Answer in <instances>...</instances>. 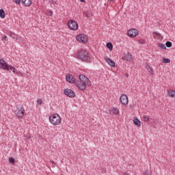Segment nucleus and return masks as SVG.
Listing matches in <instances>:
<instances>
[{"label": "nucleus", "instance_id": "nucleus-1", "mask_svg": "<svg viewBox=\"0 0 175 175\" xmlns=\"http://www.w3.org/2000/svg\"><path fill=\"white\" fill-rule=\"evenodd\" d=\"M76 58L82 61V62H92L94 61V57L90 55L88 51L81 49L77 52Z\"/></svg>", "mask_w": 175, "mask_h": 175}, {"label": "nucleus", "instance_id": "nucleus-2", "mask_svg": "<svg viewBox=\"0 0 175 175\" xmlns=\"http://www.w3.org/2000/svg\"><path fill=\"white\" fill-rule=\"evenodd\" d=\"M49 121L52 125L57 126L61 125V122H62V118L58 113H54L49 116Z\"/></svg>", "mask_w": 175, "mask_h": 175}, {"label": "nucleus", "instance_id": "nucleus-3", "mask_svg": "<svg viewBox=\"0 0 175 175\" xmlns=\"http://www.w3.org/2000/svg\"><path fill=\"white\" fill-rule=\"evenodd\" d=\"M14 114L17 118H24L25 114V109L23 106L16 107Z\"/></svg>", "mask_w": 175, "mask_h": 175}, {"label": "nucleus", "instance_id": "nucleus-4", "mask_svg": "<svg viewBox=\"0 0 175 175\" xmlns=\"http://www.w3.org/2000/svg\"><path fill=\"white\" fill-rule=\"evenodd\" d=\"M67 25L71 31H77L79 29V23L75 20L68 21Z\"/></svg>", "mask_w": 175, "mask_h": 175}, {"label": "nucleus", "instance_id": "nucleus-5", "mask_svg": "<svg viewBox=\"0 0 175 175\" xmlns=\"http://www.w3.org/2000/svg\"><path fill=\"white\" fill-rule=\"evenodd\" d=\"M81 83L88 85V87H91V81L89 80L88 77H85L84 75H79V80Z\"/></svg>", "mask_w": 175, "mask_h": 175}, {"label": "nucleus", "instance_id": "nucleus-6", "mask_svg": "<svg viewBox=\"0 0 175 175\" xmlns=\"http://www.w3.org/2000/svg\"><path fill=\"white\" fill-rule=\"evenodd\" d=\"M76 39L80 43H87L88 42V37L85 34H79L76 36Z\"/></svg>", "mask_w": 175, "mask_h": 175}, {"label": "nucleus", "instance_id": "nucleus-7", "mask_svg": "<svg viewBox=\"0 0 175 175\" xmlns=\"http://www.w3.org/2000/svg\"><path fill=\"white\" fill-rule=\"evenodd\" d=\"M139 35V30L135 28H132L127 31V36L129 38H136Z\"/></svg>", "mask_w": 175, "mask_h": 175}, {"label": "nucleus", "instance_id": "nucleus-8", "mask_svg": "<svg viewBox=\"0 0 175 175\" xmlns=\"http://www.w3.org/2000/svg\"><path fill=\"white\" fill-rule=\"evenodd\" d=\"M64 95H66L68 98H75V96H76V92H75V91L69 88L64 89Z\"/></svg>", "mask_w": 175, "mask_h": 175}, {"label": "nucleus", "instance_id": "nucleus-9", "mask_svg": "<svg viewBox=\"0 0 175 175\" xmlns=\"http://www.w3.org/2000/svg\"><path fill=\"white\" fill-rule=\"evenodd\" d=\"M120 102L122 105H124V106H126V105H128V103H129V100L128 98V96H126V94H123L120 96Z\"/></svg>", "mask_w": 175, "mask_h": 175}, {"label": "nucleus", "instance_id": "nucleus-10", "mask_svg": "<svg viewBox=\"0 0 175 175\" xmlns=\"http://www.w3.org/2000/svg\"><path fill=\"white\" fill-rule=\"evenodd\" d=\"M75 85H76V87H77V88L79 90H80V91H84V90H85V88H87V87H88V85L83 83V82H81L80 81H77L75 83Z\"/></svg>", "mask_w": 175, "mask_h": 175}, {"label": "nucleus", "instance_id": "nucleus-11", "mask_svg": "<svg viewBox=\"0 0 175 175\" xmlns=\"http://www.w3.org/2000/svg\"><path fill=\"white\" fill-rule=\"evenodd\" d=\"M66 81L70 83V84H75L76 83V78L72 75V74H68L66 77Z\"/></svg>", "mask_w": 175, "mask_h": 175}, {"label": "nucleus", "instance_id": "nucleus-12", "mask_svg": "<svg viewBox=\"0 0 175 175\" xmlns=\"http://www.w3.org/2000/svg\"><path fill=\"white\" fill-rule=\"evenodd\" d=\"M9 36L14 39V40H18V42H21V36H18V35L14 33V32H10Z\"/></svg>", "mask_w": 175, "mask_h": 175}, {"label": "nucleus", "instance_id": "nucleus-13", "mask_svg": "<svg viewBox=\"0 0 175 175\" xmlns=\"http://www.w3.org/2000/svg\"><path fill=\"white\" fill-rule=\"evenodd\" d=\"M9 64L5 61L3 59H0V68L3 70H6L8 69V66Z\"/></svg>", "mask_w": 175, "mask_h": 175}, {"label": "nucleus", "instance_id": "nucleus-14", "mask_svg": "<svg viewBox=\"0 0 175 175\" xmlns=\"http://www.w3.org/2000/svg\"><path fill=\"white\" fill-rule=\"evenodd\" d=\"M122 58L124 61H127L128 62H131V61L133 59L132 55L129 53H124Z\"/></svg>", "mask_w": 175, "mask_h": 175}, {"label": "nucleus", "instance_id": "nucleus-15", "mask_svg": "<svg viewBox=\"0 0 175 175\" xmlns=\"http://www.w3.org/2000/svg\"><path fill=\"white\" fill-rule=\"evenodd\" d=\"M21 3L23 6L26 8L31 6L32 5V0H21Z\"/></svg>", "mask_w": 175, "mask_h": 175}, {"label": "nucleus", "instance_id": "nucleus-16", "mask_svg": "<svg viewBox=\"0 0 175 175\" xmlns=\"http://www.w3.org/2000/svg\"><path fill=\"white\" fill-rule=\"evenodd\" d=\"M105 59L107 64H108V65H109V66H111V67L116 66V62H114L113 60H111V59H110L109 57H107V56H106L105 57Z\"/></svg>", "mask_w": 175, "mask_h": 175}, {"label": "nucleus", "instance_id": "nucleus-17", "mask_svg": "<svg viewBox=\"0 0 175 175\" xmlns=\"http://www.w3.org/2000/svg\"><path fill=\"white\" fill-rule=\"evenodd\" d=\"M5 70H7L8 72H12V73H16V70H17V69H16L14 66L8 64Z\"/></svg>", "mask_w": 175, "mask_h": 175}, {"label": "nucleus", "instance_id": "nucleus-18", "mask_svg": "<svg viewBox=\"0 0 175 175\" xmlns=\"http://www.w3.org/2000/svg\"><path fill=\"white\" fill-rule=\"evenodd\" d=\"M146 68L148 70V72L152 76L154 75V68L151 66H150L148 64L146 65Z\"/></svg>", "mask_w": 175, "mask_h": 175}, {"label": "nucleus", "instance_id": "nucleus-19", "mask_svg": "<svg viewBox=\"0 0 175 175\" xmlns=\"http://www.w3.org/2000/svg\"><path fill=\"white\" fill-rule=\"evenodd\" d=\"M167 95L170 98H175V91L173 90H168L167 91Z\"/></svg>", "mask_w": 175, "mask_h": 175}, {"label": "nucleus", "instance_id": "nucleus-20", "mask_svg": "<svg viewBox=\"0 0 175 175\" xmlns=\"http://www.w3.org/2000/svg\"><path fill=\"white\" fill-rule=\"evenodd\" d=\"M133 122L137 126H142V122H140V120H138L137 118H135L133 120Z\"/></svg>", "mask_w": 175, "mask_h": 175}, {"label": "nucleus", "instance_id": "nucleus-21", "mask_svg": "<svg viewBox=\"0 0 175 175\" xmlns=\"http://www.w3.org/2000/svg\"><path fill=\"white\" fill-rule=\"evenodd\" d=\"M111 111L113 113V114H115V116H117V114H120V110L118 108L113 107L111 109Z\"/></svg>", "mask_w": 175, "mask_h": 175}, {"label": "nucleus", "instance_id": "nucleus-22", "mask_svg": "<svg viewBox=\"0 0 175 175\" xmlns=\"http://www.w3.org/2000/svg\"><path fill=\"white\" fill-rule=\"evenodd\" d=\"M0 17L1 18H5V10H3V9L0 10Z\"/></svg>", "mask_w": 175, "mask_h": 175}, {"label": "nucleus", "instance_id": "nucleus-23", "mask_svg": "<svg viewBox=\"0 0 175 175\" xmlns=\"http://www.w3.org/2000/svg\"><path fill=\"white\" fill-rule=\"evenodd\" d=\"M158 47L161 49V50H166V46H165V44L163 43H159Z\"/></svg>", "mask_w": 175, "mask_h": 175}, {"label": "nucleus", "instance_id": "nucleus-24", "mask_svg": "<svg viewBox=\"0 0 175 175\" xmlns=\"http://www.w3.org/2000/svg\"><path fill=\"white\" fill-rule=\"evenodd\" d=\"M107 49H109V51H113V44H111V42L107 43Z\"/></svg>", "mask_w": 175, "mask_h": 175}, {"label": "nucleus", "instance_id": "nucleus-25", "mask_svg": "<svg viewBox=\"0 0 175 175\" xmlns=\"http://www.w3.org/2000/svg\"><path fill=\"white\" fill-rule=\"evenodd\" d=\"M143 119L145 122H148V121H150V116L148 115H145L144 116Z\"/></svg>", "mask_w": 175, "mask_h": 175}, {"label": "nucleus", "instance_id": "nucleus-26", "mask_svg": "<svg viewBox=\"0 0 175 175\" xmlns=\"http://www.w3.org/2000/svg\"><path fill=\"white\" fill-rule=\"evenodd\" d=\"M163 64H170V60L169 58H163Z\"/></svg>", "mask_w": 175, "mask_h": 175}, {"label": "nucleus", "instance_id": "nucleus-27", "mask_svg": "<svg viewBox=\"0 0 175 175\" xmlns=\"http://www.w3.org/2000/svg\"><path fill=\"white\" fill-rule=\"evenodd\" d=\"M46 16H53V11L51 10H48L46 12Z\"/></svg>", "mask_w": 175, "mask_h": 175}, {"label": "nucleus", "instance_id": "nucleus-28", "mask_svg": "<svg viewBox=\"0 0 175 175\" xmlns=\"http://www.w3.org/2000/svg\"><path fill=\"white\" fill-rule=\"evenodd\" d=\"M165 46H166V47H172V42L170 41H167L165 42Z\"/></svg>", "mask_w": 175, "mask_h": 175}, {"label": "nucleus", "instance_id": "nucleus-29", "mask_svg": "<svg viewBox=\"0 0 175 175\" xmlns=\"http://www.w3.org/2000/svg\"><path fill=\"white\" fill-rule=\"evenodd\" d=\"M152 35H154V36H156V37H159V36H161V33H158V32H157V31H154L153 33H152Z\"/></svg>", "mask_w": 175, "mask_h": 175}, {"label": "nucleus", "instance_id": "nucleus-30", "mask_svg": "<svg viewBox=\"0 0 175 175\" xmlns=\"http://www.w3.org/2000/svg\"><path fill=\"white\" fill-rule=\"evenodd\" d=\"M37 103H38V105H42L43 103V100L41 98H38Z\"/></svg>", "mask_w": 175, "mask_h": 175}, {"label": "nucleus", "instance_id": "nucleus-31", "mask_svg": "<svg viewBox=\"0 0 175 175\" xmlns=\"http://www.w3.org/2000/svg\"><path fill=\"white\" fill-rule=\"evenodd\" d=\"M9 162L10 163H14L15 162L14 159L13 157L9 158Z\"/></svg>", "mask_w": 175, "mask_h": 175}, {"label": "nucleus", "instance_id": "nucleus-32", "mask_svg": "<svg viewBox=\"0 0 175 175\" xmlns=\"http://www.w3.org/2000/svg\"><path fill=\"white\" fill-rule=\"evenodd\" d=\"M151 171H149L148 170H146L145 172H144V174L145 175H151Z\"/></svg>", "mask_w": 175, "mask_h": 175}, {"label": "nucleus", "instance_id": "nucleus-33", "mask_svg": "<svg viewBox=\"0 0 175 175\" xmlns=\"http://www.w3.org/2000/svg\"><path fill=\"white\" fill-rule=\"evenodd\" d=\"M13 1H14V3H16V5H20V3H21V0H13Z\"/></svg>", "mask_w": 175, "mask_h": 175}, {"label": "nucleus", "instance_id": "nucleus-34", "mask_svg": "<svg viewBox=\"0 0 175 175\" xmlns=\"http://www.w3.org/2000/svg\"><path fill=\"white\" fill-rule=\"evenodd\" d=\"M2 40L3 42H6V40H8V36H6V35H3L2 37Z\"/></svg>", "mask_w": 175, "mask_h": 175}, {"label": "nucleus", "instance_id": "nucleus-35", "mask_svg": "<svg viewBox=\"0 0 175 175\" xmlns=\"http://www.w3.org/2000/svg\"><path fill=\"white\" fill-rule=\"evenodd\" d=\"M138 43H140V44H144L146 42L144 41V40H139Z\"/></svg>", "mask_w": 175, "mask_h": 175}, {"label": "nucleus", "instance_id": "nucleus-36", "mask_svg": "<svg viewBox=\"0 0 175 175\" xmlns=\"http://www.w3.org/2000/svg\"><path fill=\"white\" fill-rule=\"evenodd\" d=\"M50 2L51 5H57V1H54V0H51Z\"/></svg>", "mask_w": 175, "mask_h": 175}, {"label": "nucleus", "instance_id": "nucleus-37", "mask_svg": "<svg viewBox=\"0 0 175 175\" xmlns=\"http://www.w3.org/2000/svg\"><path fill=\"white\" fill-rule=\"evenodd\" d=\"M51 163H52V166L53 167H55V163L54 162V161H51Z\"/></svg>", "mask_w": 175, "mask_h": 175}, {"label": "nucleus", "instance_id": "nucleus-38", "mask_svg": "<svg viewBox=\"0 0 175 175\" xmlns=\"http://www.w3.org/2000/svg\"><path fill=\"white\" fill-rule=\"evenodd\" d=\"M20 73L21 72H20V71H17V70L15 72V75H17L18 76H20Z\"/></svg>", "mask_w": 175, "mask_h": 175}, {"label": "nucleus", "instance_id": "nucleus-39", "mask_svg": "<svg viewBox=\"0 0 175 175\" xmlns=\"http://www.w3.org/2000/svg\"><path fill=\"white\" fill-rule=\"evenodd\" d=\"M126 77H129V73H126Z\"/></svg>", "mask_w": 175, "mask_h": 175}, {"label": "nucleus", "instance_id": "nucleus-40", "mask_svg": "<svg viewBox=\"0 0 175 175\" xmlns=\"http://www.w3.org/2000/svg\"><path fill=\"white\" fill-rule=\"evenodd\" d=\"M124 175H131V174H129L128 172H125V173L124 174Z\"/></svg>", "mask_w": 175, "mask_h": 175}, {"label": "nucleus", "instance_id": "nucleus-41", "mask_svg": "<svg viewBox=\"0 0 175 175\" xmlns=\"http://www.w3.org/2000/svg\"><path fill=\"white\" fill-rule=\"evenodd\" d=\"M81 2H85V0H80Z\"/></svg>", "mask_w": 175, "mask_h": 175}, {"label": "nucleus", "instance_id": "nucleus-42", "mask_svg": "<svg viewBox=\"0 0 175 175\" xmlns=\"http://www.w3.org/2000/svg\"><path fill=\"white\" fill-rule=\"evenodd\" d=\"M110 1V2H111L113 0H109Z\"/></svg>", "mask_w": 175, "mask_h": 175}]
</instances>
